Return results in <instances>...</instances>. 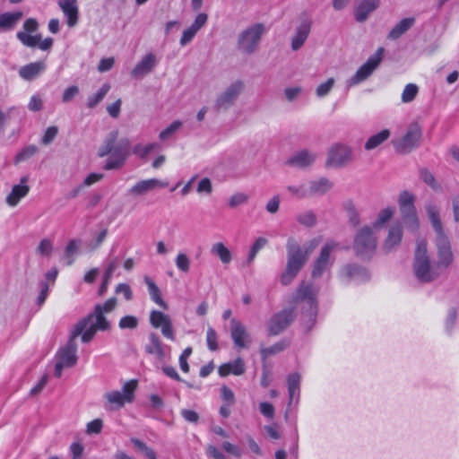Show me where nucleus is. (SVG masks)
Returning a JSON list of instances; mask_svg holds the SVG:
<instances>
[{
	"label": "nucleus",
	"mask_w": 459,
	"mask_h": 459,
	"mask_svg": "<svg viewBox=\"0 0 459 459\" xmlns=\"http://www.w3.org/2000/svg\"><path fill=\"white\" fill-rule=\"evenodd\" d=\"M322 241L321 237H316L301 247L294 238H289L287 241V264L281 276V282L283 285H289L299 272L307 263L310 254L319 246Z\"/></svg>",
	"instance_id": "nucleus-1"
},
{
	"label": "nucleus",
	"mask_w": 459,
	"mask_h": 459,
	"mask_svg": "<svg viewBox=\"0 0 459 459\" xmlns=\"http://www.w3.org/2000/svg\"><path fill=\"white\" fill-rule=\"evenodd\" d=\"M117 304L116 298H110L102 304H97L94 307L93 313L80 320L76 325H81L84 331L82 336V342H91L98 331H108L111 328V324L105 316V314L112 312Z\"/></svg>",
	"instance_id": "nucleus-2"
},
{
	"label": "nucleus",
	"mask_w": 459,
	"mask_h": 459,
	"mask_svg": "<svg viewBox=\"0 0 459 459\" xmlns=\"http://www.w3.org/2000/svg\"><path fill=\"white\" fill-rule=\"evenodd\" d=\"M426 212L436 233L437 264L444 273L452 264L454 255L448 238L446 236L439 216V209L429 203L426 205Z\"/></svg>",
	"instance_id": "nucleus-3"
},
{
	"label": "nucleus",
	"mask_w": 459,
	"mask_h": 459,
	"mask_svg": "<svg viewBox=\"0 0 459 459\" xmlns=\"http://www.w3.org/2000/svg\"><path fill=\"white\" fill-rule=\"evenodd\" d=\"M413 272L416 278L421 282H430L439 277L443 273L440 268H437V263L430 264V260L427 255V242L424 240L417 243Z\"/></svg>",
	"instance_id": "nucleus-4"
},
{
	"label": "nucleus",
	"mask_w": 459,
	"mask_h": 459,
	"mask_svg": "<svg viewBox=\"0 0 459 459\" xmlns=\"http://www.w3.org/2000/svg\"><path fill=\"white\" fill-rule=\"evenodd\" d=\"M84 331L82 330L81 325H74L69 336L66 344L59 349L56 355V364L54 369V376L59 378L62 376L64 368H72L77 363V345L75 339L81 335L82 336Z\"/></svg>",
	"instance_id": "nucleus-5"
},
{
	"label": "nucleus",
	"mask_w": 459,
	"mask_h": 459,
	"mask_svg": "<svg viewBox=\"0 0 459 459\" xmlns=\"http://www.w3.org/2000/svg\"><path fill=\"white\" fill-rule=\"evenodd\" d=\"M137 388V381H127L121 391L110 390L103 394V407L105 410L113 411L123 408L126 403H133L134 392Z\"/></svg>",
	"instance_id": "nucleus-6"
},
{
	"label": "nucleus",
	"mask_w": 459,
	"mask_h": 459,
	"mask_svg": "<svg viewBox=\"0 0 459 459\" xmlns=\"http://www.w3.org/2000/svg\"><path fill=\"white\" fill-rule=\"evenodd\" d=\"M376 232L370 226L360 228L353 239V250L357 256L362 259L372 257L377 247Z\"/></svg>",
	"instance_id": "nucleus-7"
},
{
	"label": "nucleus",
	"mask_w": 459,
	"mask_h": 459,
	"mask_svg": "<svg viewBox=\"0 0 459 459\" xmlns=\"http://www.w3.org/2000/svg\"><path fill=\"white\" fill-rule=\"evenodd\" d=\"M338 246V243L334 240H328L322 246L318 255L312 264V278H320L324 273L330 272L334 263L332 254L337 249Z\"/></svg>",
	"instance_id": "nucleus-8"
},
{
	"label": "nucleus",
	"mask_w": 459,
	"mask_h": 459,
	"mask_svg": "<svg viewBox=\"0 0 459 459\" xmlns=\"http://www.w3.org/2000/svg\"><path fill=\"white\" fill-rule=\"evenodd\" d=\"M264 32L262 23H255L242 30L238 38V49L247 55L255 53Z\"/></svg>",
	"instance_id": "nucleus-9"
},
{
	"label": "nucleus",
	"mask_w": 459,
	"mask_h": 459,
	"mask_svg": "<svg viewBox=\"0 0 459 459\" xmlns=\"http://www.w3.org/2000/svg\"><path fill=\"white\" fill-rule=\"evenodd\" d=\"M422 136V130L418 123L411 124L406 133L392 141L393 146L396 152L406 154L419 146Z\"/></svg>",
	"instance_id": "nucleus-10"
},
{
	"label": "nucleus",
	"mask_w": 459,
	"mask_h": 459,
	"mask_svg": "<svg viewBox=\"0 0 459 459\" xmlns=\"http://www.w3.org/2000/svg\"><path fill=\"white\" fill-rule=\"evenodd\" d=\"M245 88V83L241 80H237L228 85L216 97L214 108L217 110H226L232 107L238 97L241 95Z\"/></svg>",
	"instance_id": "nucleus-11"
},
{
	"label": "nucleus",
	"mask_w": 459,
	"mask_h": 459,
	"mask_svg": "<svg viewBox=\"0 0 459 459\" xmlns=\"http://www.w3.org/2000/svg\"><path fill=\"white\" fill-rule=\"evenodd\" d=\"M414 195L407 191L401 193L399 197L400 211L406 227L416 231L419 228V220L414 207Z\"/></svg>",
	"instance_id": "nucleus-12"
},
{
	"label": "nucleus",
	"mask_w": 459,
	"mask_h": 459,
	"mask_svg": "<svg viewBox=\"0 0 459 459\" xmlns=\"http://www.w3.org/2000/svg\"><path fill=\"white\" fill-rule=\"evenodd\" d=\"M352 159L353 152L351 146L344 143H335L328 150L325 166L328 168H342L350 163Z\"/></svg>",
	"instance_id": "nucleus-13"
},
{
	"label": "nucleus",
	"mask_w": 459,
	"mask_h": 459,
	"mask_svg": "<svg viewBox=\"0 0 459 459\" xmlns=\"http://www.w3.org/2000/svg\"><path fill=\"white\" fill-rule=\"evenodd\" d=\"M384 53L383 48H379L376 54L370 56L367 62L361 65L356 74L348 81L349 86L356 85L363 81H365L368 77L371 75L374 70L378 66L382 60V56Z\"/></svg>",
	"instance_id": "nucleus-14"
},
{
	"label": "nucleus",
	"mask_w": 459,
	"mask_h": 459,
	"mask_svg": "<svg viewBox=\"0 0 459 459\" xmlns=\"http://www.w3.org/2000/svg\"><path fill=\"white\" fill-rule=\"evenodd\" d=\"M295 316L293 309H284L273 315L268 323L270 335H277L285 330L293 321Z\"/></svg>",
	"instance_id": "nucleus-15"
},
{
	"label": "nucleus",
	"mask_w": 459,
	"mask_h": 459,
	"mask_svg": "<svg viewBox=\"0 0 459 459\" xmlns=\"http://www.w3.org/2000/svg\"><path fill=\"white\" fill-rule=\"evenodd\" d=\"M38 27L39 23L36 19H27L23 23V30L17 32L18 39L26 47H36L41 39V35H30V33L35 32Z\"/></svg>",
	"instance_id": "nucleus-16"
},
{
	"label": "nucleus",
	"mask_w": 459,
	"mask_h": 459,
	"mask_svg": "<svg viewBox=\"0 0 459 459\" xmlns=\"http://www.w3.org/2000/svg\"><path fill=\"white\" fill-rule=\"evenodd\" d=\"M129 155V142L126 140L115 145L111 155L108 157L105 169H116L120 168Z\"/></svg>",
	"instance_id": "nucleus-17"
},
{
	"label": "nucleus",
	"mask_w": 459,
	"mask_h": 459,
	"mask_svg": "<svg viewBox=\"0 0 459 459\" xmlns=\"http://www.w3.org/2000/svg\"><path fill=\"white\" fill-rule=\"evenodd\" d=\"M150 323L154 328H160L162 334L171 340H175L170 317L158 310H152L150 315Z\"/></svg>",
	"instance_id": "nucleus-18"
},
{
	"label": "nucleus",
	"mask_w": 459,
	"mask_h": 459,
	"mask_svg": "<svg viewBox=\"0 0 459 459\" xmlns=\"http://www.w3.org/2000/svg\"><path fill=\"white\" fill-rule=\"evenodd\" d=\"M317 290L314 289L311 284L302 282L297 289L296 299L307 300L310 307V320L314 323L316 315V297Z\"/></svg>",
	"instance_id": "nucleus-19"
},
{
	"label": "nucleus",
	"mask_w": 459,
	"mask_h": 459,
	"mask_svg": "<svg viewBox=\"0 0 459 459\" xmlns=\"http://www.w3.org/2000/svg\"><path fill=\"white\" fill-rule=\"evenodd\" d=\"M208 15L204 13H199L190 27L186 29L180 39V45L186 46L195 37L197 32L207 23Z\"/></svg>",
	"instance_id": "nucleus-20"
},
{
	"label": "nucleus",
	"mask_w": 459,
	"mask_h": 459,
	"mask_svg": "<svg viewBox=\"0 0 459 459\" xmlns=\"http://www.w3.org/2000/svg\"><path fill=\"white\" fill-rule=\"evenodd\" d=\"M317 158L315 152L307 149L295 152L288 160V164L299 169H306L313 165Z\"/></svg>",
	"instance_id": "nucleus-21"
},
{
	"label": "nucleus",
	"mask_w": 459,
	"mask_h": 459,
	"mask_svg": "<svg viewBox=\"0 0 459 459\" xmlns=\"http://www.w3.org/2000/svg\"><path fill=\"white\" fill-rule=\"evenodd\" d=\"M230 335L235 346L239 349L247 347L249 342V337L245 325L233 318L230 321Z\"/></svg>",
	"instance_id": "nucleus-22"
},
{
	"label": "nucleus",
	"mask_w": 459,
	"mask_h": 459,
	"mask_svg": "<svg viewBox=\"0 0 459 459\" xmlns=\"http://www.w3.org/2000/svg\"><path fill=\"white\" fill-rule=\"evenodd\" d=\"M57 4L66 17L67 25L71 28L74 27L79 17L77 0H58Z\"/></svg>",
	"instance_id": "nucleus-23"
},
{
	"label": "nucleus",
	"mask_w": 459,
	"mask_h": 459,
	"mask_svg": "<svg viewBox=\"0 0 459 459\" xmlns=\"http://www.w3.org/2000/svg\"><path fill=\"white\" fill-rule=\"evenodd\" d=\"M28 178L27 177H23L21 178V183L18 185H14L10 192V194L6 196V204L11 206H16L21 199L25 197L30 192V186L27 185Z\"/></svg>",
	"instance_id": "nucleus-24"
},
{
	"label": "nucleus",
	"mask_w": 459,
	"mask_h": 459,
	"mask_svg": "<svg viewBox=\"0 0 459 459\" xmlns=\"http://www.w3.org/2000/svg\"><path fill=\"white\" fill-rule=\"evenodd\" d=\"M167 186V182H163L156 178H151L137 182L134 186L130 188L129 192L130 194L138 196L143 195L156 188L166 187Z\"/></svg>",
	"instance_id": "nucleus-25"
},
{
	"label": "nucleus",
	"mask_w": 459,
	"mask_h": 459,
	"mask_svg": "<svg viewBox=\"0 0 459 459\" xmlns=\"http://www.w3.org/2000/svg\"><path fill=\"white\" fill-rule=\"evenodd\" d=\"M46 69L44 61H37L22 66L19 69V76L28 82L35 80Z\"/></svg>",
	"instance_id": "nucleus-26"
},
{
	"label": "nucleus",
	"mask_w": 459,
	"mask_h": 459,
	"mask_svg": "<svg viewBox=\"0 0 459 459\" xmlns=\"http://www.w3.org/2000/svg\"><path fill=\"white\" fill-rule=\"evenodd\" d=\"M156 56L152 53L145 55L132 70L131 74L135 78H142L149 74L156 65Z\"/></svg>",
	"instance_id": "nucleus-27"
},
{
	"label": "nucleus",
	"mask_w": 459,
	"mask_h": 459,
	"mask_svg": "<svg viewBox=\"0 0 459 459\" xmlns=\"http://www.w3.org/2000/svg\"><path fill=\"white\" fill-rule=\"evenodd\" d=\"M311 24L307 21L303 22L297 27L295 33L291 38V49L293 51H298L302 48L309 36Z\"/></svg>",
	"instance_id": "nucleus-28"
},
{
	"label": "nucleus",
	"mask_w": 459,
	"mask_h": 459,
	"mask_svg": "<svg viewBox=\"0 0 459 459\" xmlns=\"http://www.w3.org/2000/svg\"><path fill=\"white\" fill-rule=\"evenodd\" d=\"M378 5L379 0H359L354 11L356 20L359 22L366 21L368 14L376 10Z\"/></svg>",
	"instance_id": "nucleus-29"
},
{
	"label": "nucleus",
	"mask_w": 459,
	"mask_h": 459,
	"mask_svg": "<svg viewBox=\"0 0 459 459\" xmlns=\"http://www.w3.org/2000/svg\"><path fill=\"white\" fill-rule=\"evenodd\" d=\"M333 186V182L326 178L312 180L307 185L308 195L309 197L323 195L330 191Z\"/></svg>",
	"instance_id": "nucleus-30"
},
{
	"label": "nucleus",
	"mask_w": 459,
	"mask_h": 459,
	"mask_svg": "<svg viewBox=\"0 0 459 459\" xmlns=\"http://www.w3.org/2000/svg\"><path fill=\"white\" fill-rule=\"evenodd\" d=\"M403 230L400 224H394L390 227L388 235L383 245V248L385 252H391L396 247L399 246L402 240Z\"/></svg>",
	"instance_id": "nucleus-31"
},
{
	"label": "nucleus",
	"mask_w": 459,
	"mask_h": 459,
	"mask_svg": "<svg viewBox=\"0 0 459 459\" xmlns=\"http://www.w3.org/2000/svg\"><path fill=\"white\" fill-rule=\"evenodd\" d=\"M246 371L245 362L241 358L234 361L224 363L219 367L218 372L221 377H227L230 374L241 376Z\"/></svg>",
	"instance_id": "nucleus-32"
},
{
	"label": "nucleus",
	"mask_w": 459,
	"mask_h": 459,
	"mask_svg": "<svg viewBox=\"0 0 459 459\" xmlns=\"http://www.w3.org/2000/svg\"><path fill=\"white\" fill-rule=\"evenodd\" d=\"M144 282L148 287L151 299L163 309H168V304L161 298L160 290L157 284L149 276H144Z\"/></svg>",
	"instance_id": "nucleus-33"
},
{
	"label": "nucleus",
	"mask_w": 459,
	"mask_h": 459,
	"mask_svg": "<svg viewBox=\"0 0 459 459\" xmlns=\"http://www.w3.org/2000/svg\"><path fill=\"white\" fill-rule=\"evenodd\" d=\"M22 16L23 13L21 11L0 14V30H12Z\"/></svg>",
	"instance_id": "nucleus-34"
},
{
	"label": "nucleus",
	"mask_w": 459,
	"mask_h": 459,
	"mask_svg": "<svg viewBox=\"0 0 459 459\" xmlns=\"http://www.w3.org/2000/svg\"><path fill=\"white\" fill-rule=\"evenodd\" d=\"M211 253L217 256L223 264H228L232 260L230 250L222 242H216L211 247Z\"/></svg>",
	"instance_id": "nucleus-35"
},
{
	"label": "nucleus",
	"mask_w": 459,
	"mask_h": 459,
	"mask_svg": "<svg viewBox=\"0 0 459 459\" xmlns=\"http://www.w3.org/2000/svg\"><path fill=\"white\" fill-rule=\"evenodd\" d=\"M415 22L414 18H404L401 20L389 32L388 39H397L405 33Z\"/></svg>",
	"instance_id": "nucleus-36"
},
{
	"label": "nucleus",
	"mask_w": 459,
	"mask_h": 459,
	"mask_svg": "<svg viewBox=\"0 0 459 459\" xmlns=\"http://www.w3.org/2000/svg\"><path fill=\"white\" fill-rule=\"evenodd\" d=\"M391 135V132L388 129H383L376 134L371 135L365 143V150L372 151L380 146L385 142Z\"/></svg>",
	"instance_id": "nucleus-37"
},
{
	"label": "nucleus",
	"mask_w": 459,
	"mask_h": 459,
	"mask_svg": "<svg viewBox=\"0 0 459 459\" xmlns=\"http://www.w3.org/2000/svg\"><path fill=\"white\" fill-rule=\"evenodd\" d=\"M150 342L145 346V351L149 354L155 355L158 359H162L165 356L162 344L157 334L151 333L149 336Z\"/></svg>",
	"instance_id": "nucleus-38"
},
{
	"label": "nucleus",
	"mask_w": 459,
	"mask_h": 459,
	"mask_svg": "<svg viewBox=\"0 0 459 459\" xmlns=\"http://www.w3.org/2000/svg\"><path fill=\"white\" fill-rule=\"evenodd\" d=\"M342 273L344 277L349 279L367 280L368 278L367 271L361 266L355 264H349L344 266L342 268Z\"/></svg>",
	"instance_id": "nucleus-39"
},
{
	"label": "nucleus",
	"mask_w": 459,
	"mask_h": 459,
	"mask_svg": "<svg viewBox=\"0 0 459 459\" xmlns=\"http://www.w3.org/2000/svg\"><path fill=\"white\" fill-rule=\"evenodd\" d=\"M288 391L290 403H291L296 398L299 396V385H300V375L298 373H292L288 376Z\"/></svg>",
	"instance_id": "nucleus-40"
},
{
	"label": "nucleus",
	"mask_w": 459,
	"mask_h": 459,
	"mask_svg": "<svg viewBox=\"0 0 459 459\" xmlns=\"http://www.w3.org/2000/svg\"><path fill=\"white\" fill-rule=\"evenodd\" d=\"M111 86L109 83L106 82L102 84V86L100 88V90L95 92L94 94L91 95L87 99L86 106L89 108H95L98 104H100L105 96L109 91Z\"/></svg>",
	"instance_id": "nucleus-41"
},
{
	"label": "nucleus",
	"mask_w": 459,
	"mask_h": 459,
	"mask_svg": "<svg viewBox=\"0 0 459 459\" xmlns=\"http://www.w3.org/2000/svg\"><path fill=\"white\" fill-rule=\"evenodd\" d=\"M394 209L392 207H386L379 212L376 221L370 226L375 231L383 228L385 223L393 217Z\"/></svg>",
	"instance_id": "nucleus-42"
},
{
	"label": "nucleus",
	"mask_w": 459,
	"mask_h": 459,
	"mask_svg": "<svg viewBox=\"0 0 459 459\" xmlns=\"http://www.w3.org/2000/svg\"><path fill=\"white\" fill-rule=\"evenodd\" d=\"M38 152H39V148L36 145L30 144L28 146H25L22 149H21L15 155L14 163L19 164L21 162L27 161L30 158H32L34 155H36Z\"/></svg>",
	"instance_id": "nucleus-43"
},
{
	"label": "nucleus",
	"mask_w": 459,
	"mask_h": 459,
	"mask_svg": "<svg viewBox=\"0 0 459 459\" xmlns=\"http://www.w3.org/2000/svg\"><path fill=\"white\" fill-rule=\"evenodd\" d=\"M288 345H289V342L287 341L281 340L271 347H268V348L262 347L260 349L262 359L265 360L269 357L276 355L277 353L285 350L288 347Z\"/></svg>",
	"instance_id": "nucleus-44"
},
{
	"label": "nucleus",
	"mask_w": 459,
	"mask_h": 459,
	"mask_svg": "<svg viewBox=\"0 0 459 459\" xmlns=\"http://www.w3.org/2000/svg\"><path fill=\"white\" fill-rule=\"evenodd\" d=\"M81 247V240L79 239H72L70 240L65 248V258L66 259V264L71 265L74 262V255L78 254Z\"/></svg>",
	"instance_id": "nucleus-45"
},
{
	"label": "nucleus",
	"mask_w": 459,
	"mask_h": 459,
	"mask_svg": "<svg viewBox=\"0 0 459 459\" xmlns=\"http://www.w3.org/2000/svg\"><path fill=\"white\" fill-rule=\"evenodd\" d=\"M116 268H117V264L115 261L110 262L109 264L108 265V267L105 271V273H104L103 281H102V282L100 286L99 291H98V293L100 297L104 296L105 293L107 292L108 284L112 278V274H113L114 271L116 270Z\"/></svg>",
	"instance_id": "nucleus-46"
},
{
	"label": "nucleus",
	"mask_w": 459,
	"mask_h": 459,
	"mask_svg": "<svg viewBox=\"0 0 459 459\" xmlns=\"http://www.w3.org/2000/svg\"><path fill=\"white\" fill-rule=\"evenodd\" d=\"M297 221L305 227H314L316 222V215L313 211L300 212L296 217Z\"/></svg>",
	"instance_id": "nucleus-47"
},
{
	"label": "nucleus",
	"mask_w": 459,
	"mask_h": 459,
	"mask_svg": "<svg viewBox=\"0 0 459 459\" xmlns=\"http://www.w3.org/2000/svg\"><path fill=\"white\" fill-rule=\"evenodd\" d=\"M419 93V87L414 83H408L405 85L402 92V102L410 103L411 102Z\"/></svg>",
	"instance_id": "nucleus-48"
},
{
	"label": "nucleus",
	"mask_w": 459,
	"mask_h": 459,
	"mask_svg": "<svg viewBox=\"0 0 459 459\" xmlns=\"http://www.w3.org/2000/svg\"><path fill=\"white\" fill-rule=\"evenodd\" d=\"M54 251L53 242L48 238H43L40 240L39 246L36 248L38 255L41 256L49 257Z\"/></svg>",
	"instance_id": "nucleus-49"
},
{
	"label": "nucleus",
	"mask_w": 459,
	"mask_h": 459,
	"mask_svg": "<svg viewBox=\"0 0 459 459\" xmlns=\"http://www.w3.org/2000/svg\"><path fill=\"white\" fill-rule=\"evenodd\" d=\"M286 188L292 197L299 199H305L309 197L307 186L305 184L299 186H288Z\"/></svg>",
	"instance_id": "nucleus-50"
},
{
	"label": "nucleus",
	"mask_w": 459,
	"mask_h": 459,
	"mask_svg": "<svg viewBox=\"0 0 459 459\" xmlns=\"http://www.w3.org/2000/svg\"><path fill=\"white\" fill-rule=\"evenodd\" d=\"M249 195L246 193L238 192L233 194L228 200L230 208L234 209L247 203Z\"/></svg>",
	"instance_id": "nucleus-51"
},
{
	"label": "nucleus",
	"mask_w": 459,
	"mask_h": 459,
	"mask_svg": "<svg viewBox=\"0 0 459 459\" xmlns=\"http://www.w3.org/2000/svg\"><path fill=\"white\" fill-rule=\"evenodd\" d=\"M182 126L183 123L180 120L173 121L168 127H166L160 133V140L166 141L169 139Z\"/></svg>",
	"instance_id": "nucleus-52"
},
{
	"label": "nucleus",
	"mask_w": 459,
	"mask_h": 459,
	"mask_svg": "<svg viewBox=\"0 0 459 459\" xmlns=\"http://www.w3.org/2000/svg\"><path fill=\"white\" fill-rule=\"evenodd\" d=\"M335 84L333 78H329L325 82L320 83L316 89V94L318 98H324L327 96Z\"/></svg>",
	"instance_id": "nucleus-53"
},
{
	"label": "nucleus",
	"mask_w": 459,
	"mask_h": 459,
	"mask_svg": "<svg viewBox=\"0 0 459 459\" xmlns=\"http://www.w3.org/2000/svg\"><path fill=\"white\" fill-rule=\"evenodd\" d=\"M139 325V320L134 316H125L121 317L118 323V326L122 330L126 329H135Z\"/></svg>",
	"instance_id": "nucleus-54"
},
{
	"label": "nucleus",
	"mask_w": 459,
	"mask_h": 459,
	"mask_svg": "<svg viewBox=\"0 0 459 459\" xmlns=\"http://www.w3.org/2000/svg\"><path fill=\"white\" fill-rule=\"evenodd\" d=\"M116 140H117V133H114L110 135V137L108 139L106 140L105 143L100 148L99 155L100 157H104V156L109 154V156H110L112 153V151L115 147Z\"/></svg>",
	"instance_id": "nucleus-55"
},
{
	"label": "nucleus",
	"mask_w": 459,
	"mask_h": 459,
	"mask_svg": "<svg viewBox=\"0 0 459 459\" xmlns=\"http://www.w3.org/2000/svg\"><path fill=\"white\" fill-rule=\"evenodd\" d=\"M158 145L156 143H149L146 145L136 144L133 148V153L140 158H145L151 152L156 149Z\"/></svg>",
	"instance_id": "nucleus-56"
},
{
	"label": "nucleus",
	"mask_w": 459,
	"mask_h": 459,
	"mask_svg": "<svg viewBox=\"0 0 459 459\" xmlns=\"http://www.w3.org/2000/svg\"><path fill=\"white\" fill-rule=\"evenodd\" d=\"M345 210L347 212L349 221L353 226H357L359 224V213L356 209L355 205L351 202H347L345 204Z\"/></svg>",
	"instance_id": "nucleus-57"
},
{
	"label": "nucleus",
	"mask_w": 459,
	"mask_h": 459,
	"mask_svg": "<svg viewBox=\"0 0 459 459\" xmlns=\"http://www.w3.org/2000/svg\"><path fill=\"white\" fill-rule=\"evenodd\" d=\"M176 265L178 270L187 273L190 269V260L184 253H179L175 260Z\"/></svg>",
	"instance_id": "nucleus-58"
},
{
	"label": "nucleus",
	"mask_w": 459,
	"mask_h": 459,
	"mask_svg": "<svg viewBox=\"0 0 459 459\" xmlns=\"http://www.w3.org/2000/svg\"><path fill=\"white\" fill-rule=\"evenodd\" d=\"M217 333L215 332V330L212 328V327H208L207 329V333H206V342H207V346L209 348L210 351H217L219 346H218V342H217Z\"/></svg>",
	"instance_id": "nucleus-59"
},
{
	"label": "nucleus",
	"mask_w": 459,
	"mask_h": 459,
	"mask_svg": "<svg viewBox=\"0 0 459 459\" xmlns=\"http://www.w3.org/2000/svg\"><path fill=\"white\" fill-rule=\"evenodd\" d=\"M58 134V128L57 126H52L46 129L42 138H41V143L44 145L50 144L54 139L56 137Z\"/></svg>",
	"instance_id": "nucleus-60"
},
{
	"label": "nucleus",
	"mask_w": 459,
	"mask_h": 459,
	"mask_svg": "<svg viewBox=\"0 0 459 459\" xmlns=\"http://www.w3.org/2000/svg\"><path fill=\"white\" fill-rule=\"evenodd\" d=\"M108 236V230H100L96 237L89 243L90 250L93 251L99 248Z\"/></svg>",
	"instance_id": "nucleus-61"
},
{
	"label": "nucleus",
	"mask_w": 459,
	"mask_h": 459,
	"mask_svg": "<svg viewBox=\"0 0 459 459\" xmlns=\"http://www.w3.org/2000/svg\"><path fill=\"white\" fill-rule=\"evenodd\" d=\"M103 428V420L100 419H95L86 425V433L89 435L91 434H100Z\"/></svg>",
	"instance_id": "nucleus-62"
},
{
	"label": "nucleus",
	"mask_w": 459,
	"mask_h": 459,
	"mask_svg": "<svg viewBox=\"0 0 459 459\" xmlns=\"http://www.w3.org/2000/svg\"><path fill=\"white\" fill-rule=\"evenodd\" d=\"M302 92V88L299 86L296 87H288L284 90V95L288 101H294L299 98V96Z\"/></svg>",
	"instance_id": "nucleus-63"
},
{
	"label": "nucleus",
	"mask_w": 459,
	"mask_h": 459,
	"mask_svg": "<svg viewBox=\"0 0 459 459\" xmlns=\"http://www.w3.org/2000/svg\"><path fill=\"white\" fill-rule=\"evenodd\" d=\"M79 93V87L73 85L65 90L62 95V101L64 103L70 102Z\"/></svg>",
	"instance_id": "nucleus-64"
}]
</instances>
